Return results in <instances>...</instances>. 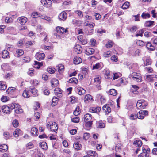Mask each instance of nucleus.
Listing matches in <instances>:
<instances>
[{"instance_id": "nucleus-1", "label": "nucleus", "mask_w": 157, "mask_h": 157, "mask_svg": "<svg viewBox=\"0 0 157 157\" xmlns=\"http://www.w3.org/2000/svg\"><path fill=\"white\" fill-rule=\"evenodd\" d=\"M57 124L55 122H48L46 126L48 128H50L52 132H55L58 129Z\"/></svg>"}, {"instance_id": "nucleus-2", "label": "nucleus", "mask_w": 157, "mask_h": 157, "mask_svg": "<svg viewBox=\"0 0 157 157\" xmlns=\"http://www.w3.org/2000/svg\"><path fill=\"white\" fill-rule=\"evenodd\" d=\"M91 119V115L89 113L86 114L84 116V121L89 127H91L92 124Z\"/></svg>"}, {"instance_id": "nucleus-3", "label": "nucleus", "mask_w": 157, "mask_h": 157, "mask_svg": "<svg viewBox=\"0 0 157 157\" xmlns=\"http://www.w3.org/2000/svg\"><path fill=\"white\" fill-rule=\"evenodd\" d=\"M131 76L134 80L138 82H140L142 81V77L140 74L136 72H133L131 74Z\"/></svg>"}, {"instance_id": "nucleus-4", "label": "nucleus", "mask_w": 157, "mask_h": 157, "mask_svg": "<svg viewBox=\"0 0 157 157\" xmlns=\"http://www.w3.org/2000/svg\"><path fill=\"white\" fill-rule=\"evenodd\" d=\"M148 112L147 110H140L137 113V117L138 118L143 119L145 116H147Z\"/></svg>"}, {"instance_id": "nucleus-5", "label": "nucleus", "mask_w": 157, "mask_h": 157, "mask_svg": "<svg viewBox=\"0 0 157 157\" xmlns=\"http://www.w3.org/2000/svg\"><path fill=\"white\" fill-rule=\"evenodd\" d=\"M56 30L57 32L59 33H64L67 31V29H65L64 28L58 26L56 28Z\"/></svg>"}, {"instance_id": "nucleus-6", "label": "nucleus", "mask_w": 157, "mask_h": 157, "mask_svg": "<svg viewBox=\"0 0 157 157\" xmlns=\"http://www.w3.org/2000/svg\"><path fill=\"white\" fill-rule=\"evenodd\" d=\"M35 57L38 60H41L43 59L45 57V55L44 53L38 52L35 55Z\"/></svg>"}, {"instance_id": "nucleus-7", "label": "nucleus", "mask_w": 157, "mask_h": 157, "mask_svg": "<svg viewBox=\"0 0 157 157\" xmlns=\"http://www.w3.org/2000/svg\"><path fill=\"white\" fill-rule=\"evenodd\" d=\"M67 17V13L65 11L62 12L59 15V19L60 20L64 21Z\"/></svg>"}, {"instance_id": "nucleus-8", "label": "nucleus", "mask_w": 157, "mask_h": 157, "mask_svg": "<svg viewBox=\"0 0 157 157\" xmlns=\"http://www.w3.org/2000/svg\"><path fill=\"white\" fill-rule=\"evenodd\" d=\"M95 52V50L93 48H87L85 50V53L88 55H90L93 54Z\"/></svg>"}, {"instance_id": "nucleus-9", "label": "nucleus", "mask_w": 157, "mask_h": 157, "mask_svg": "<svg viewBox=\"0 0 157 157\" xmlns=\"http://www.w3.org/2000/svg\"><path fill=\"white\" fill-rule=\"evenodd\" d=\"M102 109L106 113L107 112L108 113H109L111 111V108L109 104L105 105L103 107Z\"/></svg>"}, {"instance_id": "nucleus-10", "label": "nucleus", "mask_w": 157, "mask_h": 157, "mask_svg": "<svg viewBox=\"0 0 157 157\" xmlns=\"http://www.w3.org/2000/svg\"><path fill=\"white\" fill-rule=\"evenodd\" d=\"M51 83L52 84V86L53 87H55L58 86L59 81L57 79L55 78H53L51 81Z\"/></svg>"}, {"instance_id": "nucleus-11", "label": "nucleus", "mask_w": 157, "mask_h": 157, "mask_svg": "<svg viewBox=\"0 0 157 157\" xmlns=\"http://www.w3.org/2000/svg\"><path fill=\"white\" fill-rule=\"evenodd\" d=\"M8 149V147L6 144L0 145V151L2 152H6Z\"/></svg>"}, {"instance_id": "nucleus-12", "label": "nucleus", "mask_w": 157, "mask_h": 157, "mask_svg": "<svg viewBox=\"0 0 157 157\" xmlns=\"http://www.w3.org/2000/svg\"><path fill=\"white\" fill-rule=\"evenodd\" d=\"M101 109V108L99 107H93L90 108L89 111L91 113H98L100 112Z\"/></svg>"}, {"instance_id": "nucleus-13", "label": "nucleus", "mask_w": 157, "mask_h": 157, "mask_svg": "<svg viewBox=\"0 0 157 157\" xmlns=\"http://www.w3.org/2000/svg\"><path fill=\"white\" fill-rule=\"evenodd\" d=\"M27 21V18L25 17H19L17 19V21L21 24L23 25L25 24Z\"/></svg>"}, {"instance_id": "nucleus-14", "label": "nucleus", "mask_w": 157, "mask_h": 157, "mask_svg": "<svg viewBox=\"0 0 157 157\" xmlns=\"http://www.w3.org/2000/svg\"><path fill=\"white\" fill-rule=\"evenodd\" d=\"M31 132L33 136H37L38 135V130L36 127H33L31 129Z\"/></svg>"}, {"instance_id": "nucleus-15", "label": "nucleus", "mask_w": 157, "mask_h": 157, "mask_svg": "<svg viewBox=\"0 0 157 157\" xmlns=\"http://www.w3.org/2000/svg\"><path fill=\"white\" fill-rule=\"evenodd\" d=\"M73 62L75 64H78L82 62V59L79 57H75L74 58Z\"/></svg>"}, {"instance_id": "nucleus-16", "label": "nucleus", "mask_w": 157, "mask_h": 157, "mask_svg": "<svg viewBox=\"0 0 157 157\" xmlns=\"http://www.w3.org/2000/svg\"><path fill=\"white\" fill-rule=\"evenodd\" d=\"M74 50L77 53L80 54L82 52V48L79 45L77 44L75 47Z\"/></svg>"}, {"instance_id": "nucleus-17", "label": "nucleus", "mask_w": 157, "mask_h": 157, "mask_svg": "<svg viewBox=\"0 0 157 157\" xmlns=\"http://www.w3.org/2000/svg\"><path fill=\"white\" fill-rule=\"evenodd\" d=\"M147 105L148 104L137 103L136 106L139 109H142L145 108Z\"/></svg>"}, {"instance_id": "nucleus-18", "label": "nucleus", "mask_w": 157, "mask_h": 157, "mask_svg": "<svg viewBox=\"0 0 157 157\" xmlns=\"http://www.w3.org/2000/svg\"><path fill=\"white\" fill-rule=\"evenodd\" d=\"M2 110L3 112L6 113H9L10 112V108L7 106H3L2 108Z\"/></svg>"}, {"instance_id": "nucleus-19", "label": "nucleus", "mask_w": 157, "mask_h": 157, "mask_svg": "<svg viewBox=\"0 0 157 157\" xmlns=\"http://www.w3.org/2000/svg\"><path fill=\"white\" fill-rule=\"evenodd\" d=\"M84 101L85 102H87L89 101L93 100L92 96L89 94L86 95L84 98Z\"/></svg>"}, {"instance_id": "nucleus-20", "label": "nucleus", "mask_w": 157, "mask_h": 157, "mask_svg": "<svg viewBox=\"0 0 157 157\" xmlns=\"http://www.w3.org/2000/svg\"><path fill=\"white\" fill-rule=\"evenodd\" d=\"M87 154L88 155L91 156L93 157H98V155L95 151H88L87 152Z\"/></svg>"}, {"instance_id": "nucleus-21", "label": "nucleus", "mask_w": 157, "mask_h": 157, "mask_svg": "<svg viewBox=\"0 0 157 157\" xmlns=\"http://www.w3.org/2000/svg\"><path fill=\"white\" fill-rule=\"evenodd\" d=\"M42 36H45L43 38V40L44 41H48V38L47 37L48 35L46 32H43L40 34V37L41 39H43Z\"/></svg>"}, {"instance_id": "nucleus-22", "label": "nucleus", "mask_w": 157, "mask_h": 157, "mask_svg": "<svg viewBox=\"0 0 157 157\" xmlns=\"http://www.w3.org/2000/svg\"><path fill=\"white\" fill-rule=\"evenodd\" d=\"M2 57L4 59L9 57V52L6 50L3 51L2 52Z\"/></svg>"}, {"instance_id": "nucleus-23", "label": "nucleus", "mask_w": 157, "mask_h": 157, "mask_svg": "<svg viewBox=\"0 0 157 157\" xmlns=\"http://www.w3.org/2000/svg\"><path fill=\"white\" fill-rule=\"evenodd\" d=\"M97 127L99 128H103L105 127V124L102 121H99L96 123Z\"/></svg>"}, {"instance_id": "nucleus-24", "label": "nucleus", "mask_w": 157, "mask_h": 157, "mask_svg": "<svg viewBox=\"0 0 157 157\" xmlns=\"http://www.w3.org/2000/svg\"><path fill=\"white\" fill-rule=\"evenodd\" d=\"M56 68L59 73H62L63 71L64 67L63 65H59L56 67Z\"/></svg>"}, {"instance_id": "nucleus-25", "label": "nucleus", "mask_w": 157, "mask_h": 157, "mask_svg": "<svg viewBox=\"0 0 157 157\" xmlns=\"http://www.w3.org/2000/svg\"><path fill=\"white\" fill-rule=\"evenodd\" d=\"M146 47L150 50L153 51L155 49V47L152 46L151 43L150 42H148L146 44Z\"/></svg>"}, {"instance_id": "nucleus-26", "label": "nucleus", "mask_w": 157, "mask_h": 157, "mask_svg": "<svg viewBox=\"0 0 157 157\" xmlns=\"http://www.w3.org/2000/svg\"><path fill=\"white\" fill-rule=\"evenodd\" d=\"M133 144L136 147H139L142 145V142L141 140H137L134 141Z\"/></svg>"}, {"instance_id": "nucleus-27", "label": "nucleus", "mask_w": 157, "mask_h": 157, "mask_svg": "<svg viewBox=\"0 0 157 157\" xmlns=\"http://www.w3.org/2000/svg\"><path fill=\"white\" fill-rule=\"evenodd\" d=\"M77 89L78 90V94L79 95H82L85 93L86 91L83 88L80 87H78L77 88Z\"/></svg>"}, {"instance_id": "nucleus-28", "label": "nucleus", "mask_w": 157, "mask_h": 157, "mask_svg": "<svg viewBox=\"0 0 157 157\" xmlns=\"http://www.w3.org/2000/svg\"><path fill=\"white\" fill-rule=\"evenodd\" d=\"M78 82V80L77 78L75 77L71 78L69 80V82L71 83L76 84Z\"/></svg>"}, {"instance_id": "nucleus-29", "label": "nucleus", "mask_w": 157, "mask_h": 157, "mask_svg": "<svg viewBox=\"0 0 157 157\" xmlns=\"http://www.w3.org/2000/svg\"><path fill=\"white\" fill-rule=\"evenodd\" d=\"M80 112V111L79 106H77L74 111L73 114L75 116H77L79 114Z\"/></svg>"}, {"instance_id": "nucleus-30", "label": "nucleus", "mask_w": 157, "mask_h": 157, "mask_svg": "<svg viewBox=\"0 0 157 157\" xmlns=\"http://www.w3.org/2000/svg\"><path fill=\"white\" fill-rule=\"evenodd\" d=\"M73 147L75 149L78 150L81 147V145L78 142H76L74 144Z\"/></svg>"}, {"instance_id": "nucleus-31", "label": "nucleus", "mask_w": 157, "mask_h": 157, "mask_svg": "<svg viewBox=\"0 0 157 157\" xmlns=\"http://www.w3.org/2000/svg\"><path fill=\"white\" fill-rule=\"evenodd\" d=\"M40 147L42 149L45 150L47 148V143L45 142H42L40 143Z\"/></svg>"}, {"instance_id": "nucleus-32", "label": "nucleus", "mask_w": 157, "mask_h": 157, "mask_svg": "<svg viewBox=\"0 0 157 157\" xmlns=\"http://www.w3.org/2000/svg\"><path fill=\"white\" fill-rule=\"evenodd\" d=\"M101 77L98 75H97L95 76L94 78V81L97 83L99 84L101 82Z\"/></svg>"}, {"instance_id": "nucleus-33", "label": "nucleus", "mask_w": 157, "mask_h": 157, "mask_svg": "<svg viewBox=\"0 0 157 157\" xmlns=\"http://www.w3.org/2000/svg\"><path fill=\"white\" fill-rule=\"evenodd\" d=\"M54 91L55 95L58 96V94H61L62 93V90L58 88H56Z\"/></svg>"}, {"instance_id": "nucleus-34", "label": "nucleus", "mask_w": 157, "mask_h": 157, "mask_svg": "<svg viewBox=\"0 0 157 157\" xmlns=\"http://www.w3.org/2000/svg\"><path fill=\"white\" fill-rule=\"evenodd\" d=\"M109 94L113 96H116L117 94V91L114 89H112L109 90Z\"/></svg>"}, {"instance_id": "nucleus-35", "label": "nucleus", "mask_w": 157, "mask_h": 157, "mask_svg": "<svg viewBox=\"0 0 157 157\" xmlns=\"http://www.w3.org/2000/svg\"><path fill=\"white\" fill-rule=\"evenodd\" d=\"M17 107V108H16L15 110V113L17 114H19L22 113L23 112V109L19 106V105Z\"/></svg>"}, {"instance_id": "nucleus-36", "label": "nucleus", "mask_w": 157, "mask_h": 157, "mask_svg": "<svg viewBox=\"0 0 157 157\" xmlns=\"http://www.w3.org/2000/svg\"><path fill=\"white\" fill-rule=\"evenodd\" d=\"M34 67L37 69H39L40 67L43 65L42 63L38 62L37 61H35V63L34 64Z\"/></svg>"}, {"instance_id": "nucleus-37", "label": "nucleus", "mask_w": 157, "mask_h": 157, "mask_svg": "<svg viewBox=\"0 0 157 157\" xmlns=\"http://www.w3.org/2000/svg\"><path fill=\"white\" fill-rule=\"evenodd\" d=\"M16 52L17 54V57H19L21 56L24 53V51L20 49H18L16 50Z\"/></svg>"}, {"instance_id": "nucleus-38", "label": "nucleus", "mask_w": 157, "mask_h": 157, "mask_svg": "<svg viewBox=\"0 0 157 157\" xmlns=\"http://www.w3.org/2000/svg\"><path fill=\"white\" fill-rule=\"evenodd\" d=\"M149 155L148 153L145 152L144 151H143V152L138 155V157H148Z\"/></svg>"}, {"instance_id": "nucleus-39", "label": "nucleus", "mask_w": 157, "mask_h": 157, "mask_svg": "<svg viewBox=\"0 0 157 157\" xmlns=\"http://www.w3.org/2000/svg\"><path fill=\"white\" fill-rule=\"evenodd\" d=\"M79 118L78 117L75 116V117L71 118V121L72 122L74 123H78L79 122Z\"/></svg>"}, {"instance_id": "nucleus-40", "label": "nucleus", "mask_w": 157, "mask_h": 157, "mask_svg": "<svg viewBox=\"0 0 157 157\" xmlns=\"http://www.w3.org/2000/svg\"><path fill=\"white\" fill-rule=\"evenodd\" d=\"M52 105L54 106L58 102V99L56 97H54L52 100Z\"/></svg>"}, {"instance_id": "nucleus-41", "label": "nucleus", "mask_w": 157, "mask_h": 157, "mask_svg": "<svg viewBox=\"0 0 157 157\" xmlns=\"http://www.w3.org/2000/svg\"><path fill=\"white\" fill-rule=\"evenodd\" d=\"M129 3L128 2H126L123 4L122 6V8L123 9H125L129 7Z\"/></svg>"}, {"instance_id": "nucleus-42", "label": "nucleus", "mask_w": 157, "mask_h": 157, "mask_svg": "<svg viewBox=\"0 0 157 157\" xmlns=\"http://www.w3.org/2000/svg\"><path fill=\"white\" fill-rule=\"evenodd\" d=\"M141 17L143 19H146L149 18L150 15L148 13L143 12L141 15Z\"/></svg>"}, {"instance_id": "nucleus-43", "label": "nucleus", "mask_w": 157, "mask_h": 157, "mask_svg": "<svg viewBox=\"0 0 157 157\" xmlns=\"http://www.w3.org/2000/svg\"><path fill=\"white\" fill-rule=\"evenodd\" d=\"M154 23V21H146L145 23V26L146 27H150Z\"/></svg>"}, {"instance_id": "nucleus-44", "label": "nucleus", "mask_w": 157, "mask_h": 157, "mask_svg": "<svg viewBox=\"0 0 157 157\" xmlns=\"http://www.w3.org/2000/svg\"><path fill=\"white\" fill-rule=\"evenodd\" d=\"M21 131L19 129H16L14 131L13 135L16 137H17L19 136V134L20 133Z\"/></svg>"}, {"instance_id": "nucleus-45", "label": "nucleus", "mask_w": 157, "mask_h": 157, "mask_svg": "<svg viewBox=\"0 0 157 157\" xmlns=\"http://www.w3.org/2000/svg\"><path fill=\"white\" fill-rule=\"evenodd\" d=\"M31 16L34 18H36L40 16V14L37 12H33L31 14Z\"/></svg>"}, {"instance_id": "nucleus-46", "label": "nucleus", "mask_w": 157, "mask_h": 157, "mask_svg": "<svg viewBox=\"0 0 157 157\" xmlns=\"http://www.w3.org/2000/svg\"><path fill=\"white\" fill-rule=\"evenodd\" d=\"M75 13L77 14L80 17L82 18L83 16L82 12L80 10H76Z\"/></svg>"}, {"instance_id": "nucleus-47", "label": "nucleus", "mask_w": 157, "mask_h": 157, "mask_svg": "<svg viewBox=\"0 0 157 157\" xmlns=\"http://www.w3.org/2000/svg\"><path fill=\"white\" fill-rule=\"evenodd\" d=\"M17 90L16 88L11 87L8 88L7 91L8 92H13L16 91Z\"/></svg>"}, {"instance_id": "nucleus-48", "label": "nucleus", "mask_w": 157, "mask_h": 157, "mask_svg": "<svg viewBox=\"0 0 157 157\" xmlns=\"http://www.w3.org/2000/svg\"><path fill=\"white\" fill-rule=\"evenodd\" d=\"M19 105L18 104L12 103L10 105V108L11 109H13L15 108H17Z\"/></svg>"}, {"instance_id": "nucleus-49", "label": "nucleus", "mask_w": 157, "mask_h": 157, "mask_svg": "<svg viewBox=\"0 0 157 157\" xmlns=\"http://www.w3.org/2000/svg\"><path fill=\"white\" fill-rule=\"evenodd\" d=\"M121 145L120 144H117L115 147V150L116 151H120L121 150Z\"/></svg>"}, {"instance_id": "nucleus-50", "label": "nucleus", "mask_w": 157, "mask_h": 157, "mask_svg": "<svg viewBox=\"0 0 157 157\" xmlns=\"http://www.w3.org/2000/svg\"><path fill=\"white\" fill-rule=\"evenodd\" d=\"M97 96L98 98H99V96H100V100L101 103H104L105 102V99L103 96H101V94L98 95Z\"/></svg>"}, {"instance_id": "nucleus-51", "label": "nucleus", "mask_w": 157, "mask_h": 157, "mask_svg": "<svg viewBox=\"0 0 157 157\" xmlns=\"http://www.w3.org/2000/svg\"><path fill=\"white\" fill-rule=\"evenodd\" d=\"M7 87V85L5 84H2L1 82H0V90H5Z\"/></svg>"}, {"instance_id": "nucleus-52", "label": "nucleus", "mask_w": 157, "mask_h": 157, "mask_svg": "<svg viewBox=\"0 0 157 157\" xmlns=\"http://www.w3.org/2000/svg\"><path fill=\"white\" fill-rule=\"evenodd\" d=\"M23 96L25 98H28L29 97V94H28V91L26 90H25L24 91L23 94Z\"/></svg>"}, {"instance_id": "nucleus-53", "label": "nucleus", "mask_w": 157, "mask_h": 157, "mask_svg": "<svg viewBox=\"0 0 157 157\" xmlns=\"http://www.w3.org/2000/svg\"><path fill=\"white\" fill-rule=\"evenodd\" d=\"M146 79L149 82H152L154 80V79H153L151 75H147Z\"/></svg>"}, {"instance_id": "nucleus-54", "label": "nucleus", "mask_w": 157, "mask_h": 157, "mask_svg": "<svg viewBox=\"0 0 157 157\" xmlns=\"http://www.w3.org/2000/svg\"><path fill=\"white\" fill-rule=\"evenodd\" d=\"M30 60V57L28 56L24 57L23 59V62L28 63L29 62Z\"/></svg>"}, {"instance_id": "nucleus-55", "label": "nucleus", "mask_w": 157, "mask_h": 157, "mask_svg": "<svg viewBox=\"0 0 157 157\" xmlns=\"http://www.w3.org/2000/svg\"><path fill=\"white\" fill-rule=\"evenodd\" d=\"M151 59L149 58H147L146 60L144 62V64L146 66L151 64Z\"/></svg>"}, {"instance_id": "nucleus-56", "label": "nucleus", "mask_w": 157, "mask_h": 157, "mask_svg": "<svg viewBox=\"0 0 157 157\" xmlns=\"http://www.w3.org/2000/svg\"><path fill=\"white\" fill-rule=\"evenodd\" d=\"M9 98L5 96H3L1 98V100L3 102H6L8 101Z\"/></svg>"}, {"instance_id": "nucleus-57", "label": "nucleus", "mask_w": 157, "mask_h": 157, "mask_svg": "<svg viewBox=\"0 0 157 157\" xmlns=\"http://www.w3.org/2000/svg\"><path fill=\"white\" fill-rule=\"evenodd\" d=\"M121 75V74L120 73H115L114 74V76L113 78V79L115 80L117 79L118 78L120 77Z\"/></svg>"}, {"instance_id": "nucleus-58", "label": "nucleus", "mask_w": 157, "mask_h": 157, "mask_svg": "<svg viewBox=\"0 0 157 157\" xmlns=\"http://www.w3.org/2000/svg\"><path fill=\"white\" fill-rule=\"evenodd\" d=\"M101 66L100 63H97L93 65V69H98L101 67Z\"/></svg>"}, {"instance_id": "nucleus-59", "label": "nucleus", "mask_w": 157, "mask_h": 157, "mask_svg": "<svg viewBox=\"0 0 157 157\" xmlns=\"http://www.w3.org/2000/svg\"><path fill=\"white\" fill-rule=\"evenodd\" d=\"M111 52L110 51H108L105 52L103 54L104 56L105 57H108L110 56H111Z\"/></svg>"}, {"instance_id": "nucleus-60", "label": "nucleus", "mask_w": 157, "mask_h": 157, "mask_svg": "<svg viewBox=\"0 0 157 157\" xmlns=\"http://www.w3.org/2000/svg\"><path fill=\"white\" fill-rule=\"evenodd\" d=\"M137 29V28L136 26H133L131 27L129 30L130 32L133 33L135 32Z\"/></svg>"}, {"instance_id": "nucleus-61", "label": "nucleus", "mask_w": 157, "mask_h": 157, "mask_svg": "<svg viewBox=\"0 0 157 157\" xmlns=\"http://www.w3.org/2000/svg\"><path fill=\"white\" fill-rule=\"evenodd\" d=\"M113 45V43L112 41H109L106 44V46L107 48H109L112 47Z\"/></svg>"}, {"instance_id": "nucleus-62", "label": "nucleus", "mask_w": 157, "mask_h": 157, "mask_svg": "<svg viewBox=\"0 0 157 157\" xmlns=\"http://www.w3.org/2000/svg\"><path fill=\"white\" fill-rule=\"evenodd\" d=\"M48 72L50 74L54 73L55 72L54 69L52 68L51 67H49L47 69Z\"/></svg>"}, {"instance_id": "nucleus-63", "label": "nucleus", "mask_w": 157, "mask_h": 157, "mask_svg": "<svg viewBox=\"0 0 157 157\" xmlns=\"http://www.w3.org/2000/svg\"><path fill=\"white\" fill-rule=\"evenodd\" d=\"M144 33V31L143 29H141L140 30L138 33L136 35V36H140L142 37L143 36V34Z\"/></svg>"}, {"instance_id": "nucleus-64", "label": "nucleus", "mask_w": 157, "mask_h": 157, "mask_svg": "<svg viewBox=\"0 0 157 157\" xmlns=\"http://www.w3.org/2000/svg\"><path fill=\"white\" fill-rule=\"evenodd\" d=\"M30 91L34 95H36L37 93V90L35 88H31Z\"/></svg>"}]
</instances>
